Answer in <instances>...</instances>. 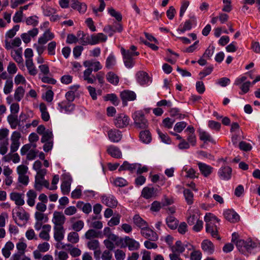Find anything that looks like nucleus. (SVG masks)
<instances>
[{
  "instance_id": "obj_1",
  "label": "nucleus",
  "mask_w": 260,
  "mask_h": 260,
  "mask_svg": "<svg viewBox=\"0 0 260 260\" xmlns=\"http://www.w3.org/2000/svg\"><path fill=\"white\" fill-rule=\"evenodd\" d=\"M236 247L241 253L245 255L255 254L260 250V243L250 239L237 241Z\"/></svg>"
},
{
  "instance_id": "obj_2",
  "label": "nucleus",
  "mask_w": 260,
  "mask_h": 260,
  "mask_svg": "<svg viewBox=\"0 0 260 260\" xmlns=\"http://www.w3.org/2000/svg\"><path fill=\"white\" fill-rule=\"evenodd\" d=\"M204 220L206 222V231L211 236L219 240L220 238L218 236V229L220 219L211 213H207L204 216Z\"/></svg>"
},
{
  "instance_id": "obj_3",
  "label": "nucleus",
  "mask_w": 260,
  "mask_h": 260,
  "mask_svg": "<svg viewBox=\"0 0 260 260\" xmlns=\"http://www.w3.org/2000/svg\"><path fill=\"white\" fill-rule=\"evenodd\" d=\"M137 47L134 45H132L128 49H125L123 48L121 49V53L122 55L123 60L124 66L128 69H131L135 64V56H138L140 53L137 51Z\"/></svg>"
},
{
  "instance_id": "obj_4",
  "label": "nucleus",
  "mask_w": 260,
  "mask_h": 260,
  "mask_svg": "<svg viewBox=\"0 0 260 260\" xmlns=\"http://www.w3.org/2000/svg\"><path fill=\"white\" fill-rule=\"evenodd\" d=\"M12 215L16 223L20 226L24 225L29 218V213L20 207H16L13 210Z\"/></svg>"
},
{
  "instance_id": "obj_5",
  "label": "nucleus",
  "mask_w": 260,
  "mask_h": 260,
  "mask_svg": "<svg viewBox=\"0 0 260 260\" xmlns=\"http://www.w3.org/2000/svg\"><path fill=\"white\" fill-rule=\"evenodd\" d=\"M134 124L137 127L140 128H145L148 125L147 120L145 118L144 113L142 110L135 111L132 114Z\"/></svg>"
},
{
  "instance_id": "obj_6",
  "label": "nucleus",
  "mask_w": 260,
  "mask_h": 260,
  "mask_svg": "<svg viewBox=\"0 0 260 260\" xmlns=\"http://www.w3.org/2000/svg\"><path fill=\"white\" fill-rule=\"evenodd\" d=\"M86 39V40L84 41L83 45L89 44L94 45L99 44L101 42H105L107 39V37L103 33H98L91 36H88Z\"/></svg>"
},
{
  "instance_id": "obj_7",
  "label": "nucleus",
  "mask_w": 260,
  "mask_h": 260,
  "mask_svg": "<svg viewBox=\"0 0 260 260\" xmlns=\"http://www.w3.org/2000/svg\"><path fill=\"white\" fill-rule=\"evenodd\" d=\"M136 79L137 83L141 86H147L152 82L151 77L148 73L143 71H139L136 74Z\"/></svg>"
},
{
  "instance_id": "obj_8",
  "label": "nucleus",
  "mask_w": 260,
  "mask_h": 260,
  "mask_svg": "<svg viewBox=\"0 0 260 260\" xmlns=\"http://www.w3.org/2000/svg\"><path fill=\"white\" fill-rule=\"evenodd\" d=\"M247 77L245 76H240L236 79L234 85L239 86L241 90L240 94H244L248 92L251 85L250 81H246Z\"/></svg>"
},
{
  "instance_id": "obj_9",
  "label": "nucleus",
  "mask_w": 260,
  "mask_h": 260,
  "mask_svg": "<svg viewBox=\"0 0 260 260\" xmlns=\"http://www.w3.org/2000/svg\"><path fill=\"white\" fill-rule=\"evenodd\" d=\"M130 119L124 113L118 114L114 120L115 125L120 128L126 127L129 123Z\"/></svg>"
},
{
  "instance_id": "obj_10",
  "label": "nucleus",
  "mask_w": 260,
  "mask_h": 260,
  "mask_svg": "<svg viewBox=\"0 0 260 260\" xmlns=\"http://www.w3.org/2000/svg\"><path fill=\"white\" fill-rule=\"evenodd\" d=\"M120 241L122 243V246L127 247L131 251L137 250L140 247L139 242L134 239L131 238L128 236H126L123 238H121Z\"/></svg>"
},
{
  "instance_id": "obj_11",
  "label": "nucleus",
  "mask_w": 260,
  "mask_h": 260,
  "mask_svg": "<svg viewBox=\"0 0 260 260\" xmlns=\"http://www.w3.org/2000/svg\"><path fill=\"white\" fill-rule=\"evenodd\" d=\"M187 223L189 225H192L200 219V213L199 209L190 207L187 211Z\"/></svg>"
},
{
  "instance_id": "obj_12",
  "label": "nucleus",
  "mask_w": 260,
  "mask_h": 260,
  "mask_svg": "<svg viewBox=\"0 0 260 260\" xmlns=\"http://www.w3.org/2000/svg\"><path fill=\"white\" fill-rule=\"evenodd\" d=\"M57 110L61 113H71L75 109V105L69 101H63L57 104Z\"/></svg>"
},
{
  "instance_id": "obj_13",
  "label": "nucleus",
  "mask_w": 260,
  "mask_h": 260,
  "mask_svg": "<svg viewBox=\"0 0 260 260\" xmlns=\"http://www.w3.org/2000/svg\"><path fill=\"white\" fill-rule=\"evenodd\" d=\"M62 177V181L61 184V192L63 194H68L70 191L72 179L69 174H64Z\"/></svg>"
},
{
  "instance_id": "obj_14",
  "label": "nucleus",
  "mask_w": 260,
  "mask_h": 260,
  "mask_svg": "<svg viewBox=\"0 0 260 260\" xmlns=\"http://www.w3.org/2000/svg\"><path fill=\"white\" fill-rule=\"evenodd\" d=\"M66 217L60 212L55 211L53 214L52 222L54 224L53 226L63 227L66 221Z\"/></svg>"
},
{
  "instance_id": "obj_15",
  "label": "nucleus",
  "mask_w": 260,
  "mask_h": 260,
  "mask_svg": "<svg viewBox=\"0 0 260 260\" xmlns=\"http://www.w3.org/2000/svg\"><path fill=\"white\" fill-rule=\"evenodd\" d=\"M141 234L146 239L150 241H155L157 240L158 237L157 234L148 226L146 228H143L141 230Z\"/></svg>"
},
{
  "instance_id": "obj_16",
  "label": "nucleus",
  "mask_w": 260,
  "mask_h": 260,
  "mask_svg": "<svg viewBox=\"0 0 260 260\" xmlns=\"http://www.w3.org/2000/svg\"><path fill=\"white\" fill-rule=\"evenodd\" d=\"M232 169L228 166L221 167L218 171V175L223 180H229L232 177Z\"/></svg>"
},
{
  "instance_id": "obj_17",
  "label": "nucleus",
  "mask_w": 260,
  "mask_h": 260,
  "mask_svg": "<svg viewBox=\"0 0 260 260\" xmlns=\"http://www.w3.org/2000/svg\"><path fill=\"white\" fill-rule=\"evenodd\" d=\"M197 165L201 174L205 177H209L213 171V168L205 163L198 162Z\"/></svg>"
},
{
  "instance_id": "obj_18",
  "label": "nucleus",
  "mask_w": 260,
  "mask_h": 260,
  "mask_svg": "<svg viewBox=\"0 0 260 260\" xmlns=\"http://www.w3.org/2000/svg\"><path fill=\"white\" fill-rule=\"evenodd\" d=\"M101 199L103 204L111 208L116 207L118 203L116 198L111 194L102 196Z\"/></svg>"
},
{
  "instance_id": "obj_19",
  "label": "nucleus",
  "mask_w": 260,
  "mask_h": 260,
  "mask_svg": "<svg viewBox=\"0 0 260 260\" xmlns=\"http://www.w3.org/2000/svg\"><path fill=\"white\" fill-rule=\"evenodd\" d=\"M201 247L204 252L208 254H212L215 251V246L213 243L208 239L204 240L201 243Z\"/></svg>"
},
{
  "instance_id": "obj_20",
  "label": "nucleus",
  "mask_w": 260,
  "mask_h": 260,
  "mask_svg": "<svg viewBox=\"0 0 260 260\" xmlns=\"http://www.w3.org/2000/svg\"><path fill=\"white\" fill-rule=\"evenodd\" d=\"M109 140L113 143H117L122 139L121 132L116 129H111L108 132Z\"/></svg>"
},
{
  "instance_id": "obj_21",
  "label": "nucleus",
  "mask_w": 260,
  "mask_h": 260,
  "mask_svg": "<svg viewBox=\"0 0 260 260\" xmlns=\"http://www.w3.org/2000/svg\"><path fill=\"white\" fill-rule=\"evenodd\" d=\"M225 218L231 222H236L239 220V215L233 210L228 209L224 211Z\"/></svg>"
},
{
  "instance_id": "obj_22",
  "label": "nucleus",
  "mask_w": 260,
  "mask_h": 260,
  "mask_svg": "<svg viewBox=\"0 0 260 260\" xmlns=\"http://www.w3.org/2000/svg\"><path fill=\"white\" fill-rule=\"evenodd\" d=\"M71 6L73 9L77 10L80 13L83 14L87 10L86 5L78 0H72Z\"/></svg>"
},
{
  "instance_id": "obj_23",
  "label": "nucleus",
  "mask_w": 260,
  "mask_h": 260,
  "mask_svg": "<svg viewBox=\"0 0 260 260\" xmlns=\"http://www.w3.org/2000/svg\"><path fill=\"white\" fill-rule=\"evenodd\" d=\"M64 233L63 227L53 226V237L56 242H60L64 239Z\"/></svg>"
},
{
  "instance_id": "obj_24",
  "label": "nucleus",
  "mask_w": 260,
  "mask_h": 260,
  "mask_svg": "<svg viewBox=\"0 0 260 260\" xmlns=\"http://www.w3.org/2000/svg\"><path fill=\"white\" fill-rule=\"evenodd\" d=\"M120 97L123 102L132 101L136 99V94L131 90H124L120 93Z\"/></svg>"
},
{
  "instance_id": "obj_25",
  "label": "nucleus",
  "mask_w": 260,
  "mask_h": 260,
  "mask_svg": "<svg viewBox=\"0 0 260 260\" xmlns=\"http://www.w3.org/2000/svg\"><path fill=\"white\" fill-rule=\"evenodd\" d=\"M107 153L112 157L120 158L122 156V152L120 149L114 145H110L107 148Z\"/></svg>"
},
{
  "instance_id": "obj_26",
  "label": "nucleus",
  "mask_w": 260,
  "mask_h": 260,
  "mask_svg": "<svg viewBox=\"0 0 260 260\" xmlns=\"http://www.w3.org/2000/svg\"><path fill=\"white\" fill-rule=\"evenodd\" d=\"M55 37L54 34L49 30H46L38 39V43L46 44L48 41H51Z\"/></svg>"
},
{
  "instance_id": "obj_27",
  "label": "nucleus",
  "mask_w": 260,
  "mask_h": 260,
  "mask_svg": "<svg viewBox=\"0 0 260 260\" xmlns=\"http://www.w3.org/2000/svg\"><path fill=\"white\" fill-rule=\"evenodd\" d=\"M83 65L84 67L90 68V67H92V71L94 72H98L100 70L102 69V65L99 61H93V60H85L83 62Z\"/></svg>"
},
{
  "instance_id": "obj_28",
  "label": "nucleus",
  "mask_w": 260,
  "mask_h": 260,
  "mask_svg": "<svg viewBox=\"0 0 260 260\" xmlns=\"http://www.w3.org/2000/svg\"><path fill=\"white\" fill-rule=\"evenodd\" d=\"M116 58L113 53H111L106 59L105 67L108 70H112L116 65Z\"/></svg>"
},
{
  "instance_id": "obj_29",
  "label": "nucleus",
  "mask_w": 260,
  "mask_h": 260,
  "mask_svg": "<svg viewBox=\"0 0 260 260\" xmlns=\"http://www.w3.org/2000/svg\"><path fill=\"white\" fill-rule=\"evenodd\" d=\"M11 199L15 202L16 205L20 207L24 204L23 196L18 192H12L10 194Z\"/></svg>"
},
{
  "instance_id": "obj_30",
  "label": "nucleus",
  "mask_w": 260,
  "mask_h": 260,
  "mask_svg": "<svg viewBox=\"0 0 260 260\" xmlns=\"http://www.w3.org/2000/svg\"><path fill=\"white\" fill-rule=\"evenodd\" d=\"M11 56L18 64L23 63L22 49L21 48L12 50L11 52Z\"/></svg>"
},
{
  "instance_id": "obj_31",
  "label": "nucleus",
  "mask_w": 260,
  "mask_h": 260,
  "mask_svg": "<svg viewBox=\"0 0 260 260\" xmlns=\"http://www.w3.org/2000/svg\"><path fill=\"white\" fill-rule=\"evenodd\" d=\"M14 248V244L11 242H7L4 247L2 248V252L3 255L6 258H9L11 254V251Z\"/></svg>"
},
{
  "instance_id": "obj_32",
  "label": "nucleus",
  "mask_w": 260,
  "mask_h": 260,
  "mask_svg": "<svg viewBox=\"0 0 260 260\" xmlns=\"http://www.w3.org/2000/svg\"><path fill=\"white\" fill-rule=\"evenodd\" d=\"M92 69L88 68V69L85 70L83 72V79L88 83L92 84L95 81V78L93 75H92Z\"/></svg>"
},
{
  "instance_id": "obj_33",
  "label": "nucleus",
  "mask_w": 260,
  "mask_h": 260,
  "mask_svg": "<svg viewBox=\"0 0 260 260\" xmlns=\"http://www.w3.org/2000/svg\"><path fill=\"white\" fill-rule=\"evenodd\" d=\"M5 43L6 49L10 50L15 47H19L21 44V40L19 38H15L10 41L8 40H6Z\"/></svg>"
},
{
  "instance_id": "obj_34",
  "label": "nucleus",
  "mask_w": 260,
  "mask_h": 260,
  "mask_svg": "<svg viewBox=\"0 0 260 260\" xmlns=\"http://www.w3.org/2000/svg\"><path fill=\"white\" fill-rule=\"evenodd\" d=\"M133 220L134 223L138 228H139L141 230L144 228H146V226H148V223L144 220L143 218H142L139 215L136 214L134 216L133 218Z\"/></svg>"
},
{
  "instance_id": "obj_35",
  "label": "nucleus",
  "mask_w": 260,
  "mask_h": 260,
  "mask_svg": "<svg viewBox=\"0 0 260 260\" xmlns=\"http://www.w3.org/2000/svg\"><path fill=\"white\" fill-rule=\"evenodd\" d=\"M51 225L49 224H45L43 226V230L39 234V237L46 241L50 240L49 232L51 231Z\"/></svg>"
},
{
  "instance_id": "obj_36",
  "label": "nucleus",
  "mask_w": 260,
  "mask_h": 260,
  "mask_svg": "<svg viewBox=\"0 0 260 260\" xmlns=\"http://www.w3.org/2000/svg\"><path fill=\"white\" fill-rule=\"evenodd\" d=\"M75 218L73 217L70 219V222L72 223V229L75 232H78L80 231L84 227V222L81 220L75 221Z\"/></svg>"
},
{
  "instance_id": "obj_37",
  "label": "nucleus",
  "mask_w": 260,
  "mask_h": 260,
  "mask_svg": "<svg viewBox=\"0 0 260 260\" xmlns=\"http://www.w3.org/2000/svg\"><path fill=\"white\" fill-rule=\"evenodd\" d=\"M199 136L200 139L205 143L207 142H210L211 143L215 142L211 135L208 132L204 130L200 129L199 131Z\"/></svg>"
},
{
  "instance_id": "obj_38",
  "label": "nucleus",
  "mask_w": 260,
  "mask_h": 260,
  "mask_svg": "<svg viewBox=\"0 0 260 260\" xmlns=\"http://www.w3.org/2000/svg\"><path fill=\"white\" fill-rule=\"evenodd\" d=\"M79 88V85H75L70 87L71 90L68 91L65 95L67 101L72 103L74 100L75 97V91L78 90Z\"/></svg>"
},
{
  "instance_id": "obj_39",
  "label": "nucleus",
  "mask_w": 260,
  "mask_h": 260,
  "mask_svg": "<svg viewBox=\"0 0 260 260\" xmlns=\"http://www.w3.org/2000/svg\"><path fill=\"white\" fill-rule=\"evenodd\" d=\"M139 164H129L127 161H125L123 162L122 165L120 167L119 170H128L132 172L134 170H136V169L138 167H139Z\"/></svg>"
},
{
  "instance_id": "obj_40",
  "label": "nucleus",
  "mask_w": 260,
  "mask_h": 260,
  "mask_svg": "<svg viewBox=\"0 0 260 260\" xmlns=\"http://www.w3.org/2000/svg\"><path fill=\"white\" fill-rule=\"evenodd\" d=\"M25 66L29 75L35 76L37 74L38 70L33 62V60H25Z\"/></svg>"
},
{
  "instance_id": "obj_41",
  "label": "nucleus",
  "mask_w": 260,
  "mask_h": 260,
  "mask_svg": "<svg viewBox=\"0 0 260 260\" xmlns=\"http://www.w3.org/2000/svg\"><path fill=\"white\" fill-rule=\"evenodd\" d=\"M7 120L12 129H16L20 124L17 116L15 114H10L7 117Z\"/></svg>"
},
{
  "instance_id": "obj_42",
  "label": "nucleus",
  "mask_w": 260,
  "mask_h": 260,
  "mask_svg": "<svg viewBox=\"0 0 260 260\" xmlns=\"http://www.w3.org/2000/svg\"><path fill=\"white\" fill-rule=\"evenodd\" d=\"M155 193V189L153 187H145L142 191L141 196L146 199L151 198Z\"/></svg>"
},
{
  "instance_id": "obj_43",
  "label": "nucleus",
  "mask_w": 260,
  "mask_h": 260,
  "mask_svg": "<svg viewBox=\"0 0 260 260\" xmlns=\"http://www.w3.org/2000/svg\"><path fill=\"white\" fill-rule=\"evenodd\" d=\"M192 28V21L191 20H187L185 21L184 24H181L179 25L177 31L180 34H183L187 30H189Z\"/></svg>"
},
{
  "instance_id": "obj_44",
  "label": "nucleus",
  "mask_w": 260,
  "mask_h": 260,
  "mask_svg": "<svg viewBox=\"0 0 260 260\" xmlns=\"http://www.w3.org/2000/svg\"><path fill=\"white\" fill-rule=\"evenodd\" d=\"M166 223L172 230L176 229L178 225V220L173 216H169L166 218Z\"/></svg>"
},
{
  "instance_id": "obj_45",
  "label": "nucleus",
  "mask_w": 260,
  "mask_h": 260,
  "mask_svg": "<svg viewBox=\"0 0 260 260\" xmlns=\"http://www.w3.org/2000/svg\"><path fill=\"white\" fill-rule=\"evenodd\" d=\"M27 197V203L30 206L32 207L35 204V199L37 197L36 192L33 190H29L26 193Z\"/></svg>"
},
{
  "instance_id": "obj_46",
  "label": "nucleus",
  "mask_w": 260,
  "mask_h": 260,
  "mask_svg": "<svg viewBox=\"0 0 260 260\" xmlns=\"http://www.w3.org/2000/svg\"><path fill=\"white\" fill-rule=\"evenodd\" d=\"M140 139L144 143L148 144L151 140L150 133L148 131H142L140 133Z\"/></svg>"
},
{
  "instance_id": "obj_47",
  "label": "nucleus",
  "mask_w": 260,
  "mask_h": 260,
  "mask_svg": "<svg viewBox=\"0 0 260 260\" xmlns=\"http://www.w3.org/2000/svg\"><path fill=\"white\" fill-rule=\"evenodd\" d=\"M57 43L55 41H52L49 42L47 46V50L48 55H55L56 54V48Z\"/></svg>"
},
{
  "instance_id": "obj_48",
  "label": "nucleus",
  "mask_w": 260,
  "mask_h": 260,
  "mask_svg": "<svg viewBox=\"0 0 260 260\" xmlns=\"http://www.w3.org/2000/svg\"><path fill=\"white\" fill-rule=\"evenodd\" d=\"M107 11L108 13L111 16L114 17L117 21L120 22L122 20V15L119 12L116 11L114 8L112 7L108 8Z\"/></svg>"
},
{
  "instance_id": "obj_49",
  "label": "nucleus",
  "mask_w": 260,
  "mask_h": 260,
  "mask_svg": "<svg viewBox=\"0 0 260 260\" xmlns=\"http://www.w3.org/2000/svg\"><path fill=\"white\" fill-rule=\"evenodd\" d=\"M106 77L108 81L113 85H116L119 82L118 77L113 72H110L108 73Z\"/></svg>"
},
{
  "instance_id": "obj_50",
  "label": "nucleus",
  "mask_w": 260,
  "mask_h": 260,
  "mask_svg": "<svg viewBox=\"0 0 260 260\" xmlns=\"http://www.w3.org/2000/svg\"><path fill=\"white\" fill-rule=\"evenodd\" d=\"M25 90L24 88L20 86H18L15 90L14 93V99L17 102L21 100L24 95Z\"/></svg>"
},
{
  "instance_id": "obj_51",
  "label": "nucleus",
  "mask_w": 260,
  "mask_h": 260,
  "mask_svg": "<svg viewBox=\"0 0 260 260\" xmlns=\"http://www.w3.org/2000/svg\"><path fill=\"white\" fill-rule=\"evenodd\" d=\"M68 240L72 244H76L79 241V235L76 232H71L68 235Z\"/></svg>"
},
{
  "instance_id": "obj_52",
  "label": "nucleus",
  "mask_w": 260,
  "mask_h": 260,
  "mask_svg": "<svg viewBox=\"0 0 260 260\" xmlns=\"http://www.w3.org/2000/svg\"><path fill=\"white\" fill-rule=\"evenodd\" d=\"M183 170L186 172V177L187 178L192 179L198 177L199 173H197V172L192 168L187 169V167H184Z\"/></svg>"
},
{
  "instance_id": "obj_53",
  "label": "nucleus",
  "mask_w": 260,
  "mask_h": 260,
  "mask_svg": "<svg viewBox=\"0 0 260 260\" xmlns=\"http://www.w3.org/2000/svg\"><path fill=\"white\" fill-rule=\"evenodd\" d=\"M184 196L185 200L188 205H191L193 203V195L192 192L188 189H185L183 191Z\"/></svg>"
},
{
  "instance_id": "obj_54",
  "label": "nucleus",
  "mask_w": 260,
  "mask_h": 260,
  "mask_svg": "<svg viewBox=\"0 0 260 260\" xmlns=\"http://www.w3.org/2000/svg\"><path fill=\"white\" fill-rule=\"evenodd\" d=\"M25 22L27 25L35 27L39 24L38 17L36 15L29 16L26 19Z\"/></svg>"
},
{
  "instance_id": "obj_55",
  "label": "nucleus",
  "mask_w": 260,
  "mask_h": 260,
  "mask_svg": "<svg viewBox=\"0 0 260 260\" xmlns=\"http://www.w3.org/2000/svg\"><path fill=\"white\" fill-rule=\"evenodd\" d=\"M87 246L90 250H94L100 248V243L98 240H90L87 243Z\"/></svg>"
},
{
  "instance_id": "obj_56",
  "label": "nucleus",
  "mask_w": 260,
  "mask_h": 260,
  "mask_svg": "<svg viewBox=\"0 0 260 260\" xmlns=\"http://www.w3.org/2000/svg\"><path fill=\"white\" fill-rule=\"evenodd\" d=\"M115 186L117 187H124L128 185L127 181L122 177H117L113 181Z\"/></svg>"
},
{
  "instance_id": "obj_57",
  "label": "nucleus",
  "mask_w": 260,
  "mask_h": 260,
  "mask_svg": "<svg viewBox=\"0 0 260 260\" xmlns=\"http://www.w3.org/2000/svg\"><path fill=\"white\" fill-rule=\"evenodd\" d=\"M104 100L106 101H110L112 102V104L114 105H118L119 101L117 97L115 94L110 93L107 94L104 96Z\"/></svg>"
},
{
  "instance_id": "obj_58",
  "label": "nucleus",
  "mask_w": 260,
  "mask_h": 260,
  "mask_svg": "<svg viewBox=\"0 0 260 260\" xmlns=\"http://www.w3.org/2000/svg\"><path fill=\"white\" fill-rule=\"evenodd\" d=\"M99 232L94 230L90 229L88 230L85 234V237L88 240H91L99 237Z\"/></svg>"
},
{
  "instance_id": "obj_59",
  "label": "nucleus",
  "mask_w": 260,
  "mask_h": 260,
  "mask_svg": "<svg viewBox=\"0 0 260 260\" xmlns=\"http://www.w3.org/2000/svg\"><path fill=\"white\" fill-rule=\"evenodd\" d=\"M55 256V260H67L69 257L68 254L64 251H56Z\"/></svg>"
},
{
  "instance_id": "obj_60",
  "label": "nucleus",
  "mask_w": 260,
  "mask_h": 260,
  "mask_svg": "<svg viewBox=\"0 0 260 260\" xmlns=\"http://www.w3.org/2000/svg\"><path fill=\"white\" fill-rule=\"evenodd\" d=\"M35 218L36 221H39L44 222H46L48 221L47 216L43 213V212H36L35 214Z\"/></svg>"
},
{
  "instance_id": "obj_61",
  "label": "nucleus",
  "mask_w": 260,
  "mask_h": 260,
  "mask_svg": "<svg viewBox=\"0 0 260 260\" xmlns=\"http://www.w3.org/2000/svg\"><path fill=\"white\" fill-rule=\"evenodd\" d=\"M13 83L12 80H7L6 81L4 88V92L6 94H8L10 93L13 89Z\"/></svg>"
},
{
  "instance_id": "obj_62",
  "label": "nucleus",
  "mask_w": 260,
  "mask_h": 260,
  "mask_svg": "<svg viewBox=\"0 0 260 260\" xmlns=\"http://www.w3.org/2000/svg\"><path fill=\"white\" fill-rule=\"evenodd\" d=\"M21 136L20 132L18 131L13 132L10 138L11 143H20V139Z\"/></svg>"
},
{
  "instance_id": "obj_63",
  "label": "nucleus",
  "mask_w": 260,
  "mask_h": 260,
  "mask_svg": "<svg viewBox=\"0 0 260 260\" xmlns=\"http://www.w3.org/2000/svg\"><path fill=\"white\" fill-rule=\"evenodd\" d=\"M187 123L184 121L177 122L174 127V130L177 133H181L186 126Z\"/></svg>"
},
{
  "instance_id": "obj_64",
  "label": "nucleus",
  "mask_w": 260,
  "mask_h": 260,
  "mask_svg": "<svg viewBox=\"0 0 260 260\" xmlns=\"http://www.w3.org/2000/svg\"><path fill=\"white\" fill-rule=\"evenodd\" d=\"M215 47L213 45H210L205 50L203 55V57L209 59L212 56L214 52Z\"/></svg>"
}]
</instances>
